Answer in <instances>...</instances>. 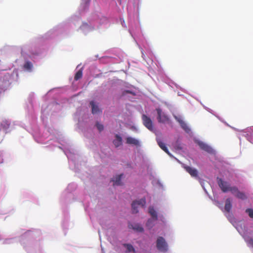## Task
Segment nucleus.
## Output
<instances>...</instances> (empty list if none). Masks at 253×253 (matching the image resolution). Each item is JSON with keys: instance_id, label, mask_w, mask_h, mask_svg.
<instances>
[{"instance_id": "1", "label": "nucleus", "mask_w": 253, "mask_h": 253, "mask_svg": "<svg viewBox=\"0 0 253 253\" xmlns=\"http://www.w3.org/2000/svg\"><path fill=\"white\" fill-rule=\"evenodd\" d=\"M157 249L162 252H166L168 250V245L165 239L162 237H159L156 241Z\"/></svg>"}, {"instance_id": "2", "label": "nucleus", "mask_w": 253, "mask_h": 253, "mask_svg": "<svg viewBox=\"0 0 253 253\" xmlns=\"http://www.w3.org/2000/svg\"><path fill=\"white\" fill-rule=\"evenodd\" d=\"M146 204L145 198H142L139 200H136L132 202L131 204L132 212L136 213L138 212V207H144Z\"/></svg>"}, {"instance_id": "3", "label": "nucleus", "mask_w": 253, "mask_h": 253, "mask_svg": "<svg viewBox=\"0 0 253 253\" xmlns=\"http://www.w3.org/2000/svg\"><path fill=\"white\" fill-rule=\"evenodd\" d=\"M217 181L219 187L223 192H227L229 191V189L231 186L228 182L223 181L221 178H217Z\"/></svg>"}, {"instance_id": "4", "label": "nucleus", "mask_w": 253, "mask_h": 253, "mask_svg": "<svg viewBox=\"0 0 253 253\" xmlns=\"http://www.w3.org/2000/svg\"><path fill=\"white\" fill-rule=\"evenodd\" d=\"M143 123L144 125L150 130H154L153 122L151 119L145 115H143L142 117Z\"/></svg>"}, {"instance_id": "5", "label": "nucleus", "mask_w": 253, "mask_h": 253, "mask_svg": "<svg viewBox=\"0 0 253 253\" xmlns=\"http://www.w3.org/2000/svg\"><path fill=\"white\" fill-rule=\"evenodd\" d=\"M156 111L158 114L157 119L159 122L165 123L169 121L168 116L162 112L160 108L156 109Z\"/></svg>"}, {"instance_id": "6", "label": "nucleus", "mask_w": 253, "mask_h": 253, "mask_svg": "<svg viewBox=\"0 0 253 253\" xmlns=\"http://www.w3.org/2000/svg\"><path fill=\"white\" fill-rule=\"evenodd\" d=\"M184 168L185 170L190 174L191 176L194 177H198V172L196 169L188 166H184Z\"/></svg>"}, {"instance_id": "7", "label": "nucleus", "mask_w": 253, "mask_h": 253, "mask_svg": "<svg viewBox=\"0 0 253 253\" xmlns=\"http://www.w3.org/2000/svg\"><path fill=\"white\" fill-rule=\"evenodd\" d=\"M198 145L201 149L209 153H213V149L207 144L203 142H199L198 143Z\"/></svg>"}, {"instance_id": "8", "label": "nucleus", "mask_w": 253, "mask_h": 253, "mask_svg": "<svg viewBox=\"0 0 253 253\" xmlns=\"http://www.w3.org/2000/svg\"><path fill=\"white\" fill-rule=\"evenodd\" d=\"M157 142L159 147L169 156H171V154L169 152L168 149L166 147L165 143H164L160 138L157 139Z\"/></svg>"}, {"instance_id": "9", "label": "nucleus", "mask_w": 253, "mask_h": 253, "mask_svg": "<svg viewBox=\"0 0 253 253\" xmlns=\"http://www.w3.org/2000/svg\"><path fill=\"white\" fill-rule=\"evenodd\" d=\"M10 126V123L5 119H0V130H6Z\"/></svg>"}, {"instance_id": "10", "label": "nucleus", "mask_w": 253, "mask_h": 253, "mask_svg": "<svg viewBox=\"0 0 253 253\" xmlns=\"http://www.w3.org/2000/svg\"><path fill=\"white\" fill-rule=\"evenodd\" d=\"M91 106V112L93 114H98L101 112V110L99 108L98 106L95 104L93 101L90 102Z\"/></svg>"}, {"instance_id": "11", "label": "nucleus", "mask_w": 253, "mask_h": 253, "mask_svg": "<svg viewBox=\"0 0 253 253\" xmlns=\"http://www.w3.org/2000/svg\"><path fill=\"white\" fill-rule=\"evenodd\" d=\"M126 143L128 144H132L135 146L139 145V141L131 137H127L126 138Z\"/></svg>"}, {"instance_id": "12", "label": "nucleus", "mask_w": 253, "mask_h": 253, "mask_svg": "<svg viewBox=\"0 0 253 253\" xmlns=\"http://www.w3.org/2000/svg\"><path fill=\"white\" fill-rule=\"evenodd\" d=\"M116 139L113 141V144L116 147H118L122 144V138L118 134L115 135Z\"/></svg>"}, {"instance_id": "13", "label": "nucleus", "mask_w": 253, "mask_h": 253, "mask_svg": "<svg viewBox=\"0 0 253 253\" xmlns=\"http://www.w3.org/2000/svg\"><path fill=\"white\" fill-rule=\"evenodd\" d=\"M232 208L231 200L230 198L226 200L225 205L224 207L225 211L229 213Z\"/></svg>"}, {"instance_id": "14", "label": "nucleus", "mask_w": 253, "mask_h": 253, "mask_svg": "<svg viewBox=\"0 0 253 253\" xmlns=\"http://www.w3.org/2000/svg\"><path fill=\"white\" fill-rule=\"evenodd\" d=\"M149 213L154 220H157L158 219L157 213L153 207H150L149 208Z\"/></svg>"}, {"instance_id": "15", "label": "nucleus", "mask_w": 253, "mask_h": 253, "mask_svg": "<svg viewBox=\"0 0 253 253\" xmlns=\"http://www.w3.org/2000/svg\"><path fill=\"white\" fill-rule=\"evenodd\" d=\"M122 176V174L118 175L116 176L114 179H112V181L114 182V185H121L122 184L121 178Z\"/></svg>"}, {"instance_id": "16", "label": "nucleus", "mask_w": 253, "mask_h": 253, "mask_svg": "<svg viewBox=\"0 0 253 253\" xmlns=\"http://www.w3.org/2000/svg\"><path fill=\"white\" fill-rule=\"evenodd\" d=\"M235 196L240 199L245 200L247 198L245 194L243 192H240V191L235 195Z\"/></svg>"}, {"instance_id": "17", "label": "nucleus", "mask_w": 253, "mask_h": 253, "mask_svg": "<svg viewBox=\"0 0 253 253\" xmlns=\"http://www.w3.org/2000/svg\"><path fill=\"white\" fill-rule=\"evenodd\" d=\"M83 76V72L82 70H79L75 74L74 79L76 81H78Z\"/></svg>"}, {"instance_id": "18", "label": "nucleus", "mask_w": 253, "mask_h": 253, "mask_svg": "<svg viewBox=\"0 0 253 253\" xmlns=\"http://www.w3.org/2000/svg\"><path fill=\"white\" fill-rule=\"evenodd\" d=\"M132 228L139 232H142L144 231L143 227L139 224H135L134 226L132 225Z\"/></svg>"}, {"instance_id": "19", "label": "nucleus", "mask_w": 253, "mask_h": 253, "mask_svg": "<svg viewBox=\"0 0 253 253\" xmlns=\"http://www.w3.org/2000/svg\"><path fill=\"white\" fill-rule=\"evenodd\" d=\"M124 246L126 247L127 252H133L135 253V250L131 245L125 244H124Z\"/></svg>"}, {"instance_id": "20", "label": "nucleus", "mask_w": 253, "mask_h": 253, "mask_svg": "<svg viewBox=\"0 0 253 253\" xmlns=\"http://www.w3.org/2000/svg\"><path fill=\"white\" fill-rule=\"evenodd\" d=\"M229 191H231V193L235 196L236 194H237L239 191V190L236 186H231L229 189Z\"/></svg>"}, {"instance_id": "21", "label": "nucleus", "mask_w": 253, "mask_h": 253, "mask_svg": "<svg viewBox=\"0 0 253 253\" xmlns=\"http://www.w3.org/2000/svg\"><path fill=\"white\" fill-rule=\"evenodd\" d=\"M180 126H181L186 131H188L190 129L189 127L187 126V124L184 121H181Z\"/></svg>"}, {"instance_id": "22", "label": "nucleus", "mask_w": 253, "mask_h": 253, "mask_svg": "<svg viewBox=\"0 0 253 253\" xmlns=\"http://www.w3.org/2000/svg\"><path fill=\"white\" fill-rule=\"evenodd\" d=\"M32 67V63L29 61L26 62L24 65V68L27 70H31Z\"/></svg>"}, {"instance_id": "23", "label": "nucleus", "mask_w": 253, "mask_h": 253, "mask_svg": "<svg viewBox=\"0 0 253 253\" xmlns=\"http://www.w3.org/2000/svg\"><path fill=\"white\" fill-rule=\"evenodd\" d=\"M246 212L248 213L249 216L253 218V209H247L246 210Z\"/></svg>"}, {"instance_id": "24", "label": "nucleus", "mask_w": 253, "mask_h": 253, "mask_svg": "<svg viewBox=\"0 0 253 253\" xmlns=\"http://www.w3.org/2000/svg\"><path fill=\"white\" fill-rule=\"evenodd\" d=\"M96 126L99 131H101L104 129V126L103 125L100 124L99 123H96Z\"/></svg>"}, {"instance_id": "25", "label": "nucleus", "mask_w": 253, "mask_h": 253, "mask_svg": "<svg viewBox=\"0 0 253 253\" xmlns=\"http://www.w3.org/2000/svg\"><path fill=\"white\" fill-rule=\"evenodd\" d=\"M146 226H148L149 228H151L153 227V224L152 223V219H149L146 223Z\"/></svg>"}, {"instance_id": "26", "label": "nucleus", "mask_w": 253, "mask_h": 253, "mask_svg": "<svg viewBox=\"0 0 253 253\" xmlns=\"http://www.w3.org/2000/svg\"><path fill=\"white\" fill-rule=\"evenodd\" d=\"M127 93H129V94H131L134 95V93L133 92H132L131 91H130V90H125L123 91L122 95L124 96V95H125Z\"/></svg>"}, {"instance_id": "27", "label": "nucleus", "mask_w": 253, "mask_h": 253, "mask_svg": "<svg viewBox=\"0 0 253 253\" xmlns=\"http://www.w3.org/2000/svg\"><path fill=\"white\" fill-rule=\"evenodd\" d=\"M174 118L176 120V121L179 123L180 124V122H181V121H183L180 118H179L178 117L175 116Z\"/></svg>"}, {"instance_id": "28", "label": "nucleus", "mask_w": 253, "mask_h": 253, "mask_svg": "<svg viewBox=\"0 0 253 253\" xmlns=\"http://www.w3.org/2000/svg\"><path fill=\"white\" fill-rule=\"evenodd\" d=\"M82 1L84 3L86 4H88L90 2V0H82Z\"/></svg>"}, {"instance_id": "29", "label": "nucleus", "mask_w": 253, "mask_h": 253, "mask_svg": "<svg viewBox=\"0 0 253 253\" xmlns=\"http://www.w3.org/2000/svg\"><path fill=\"white\" fill-rule=\"evenodd\" d=\"M249 243L252 246V247H253V239H251L249 240Z\"/></svg>"}]
</instances>
